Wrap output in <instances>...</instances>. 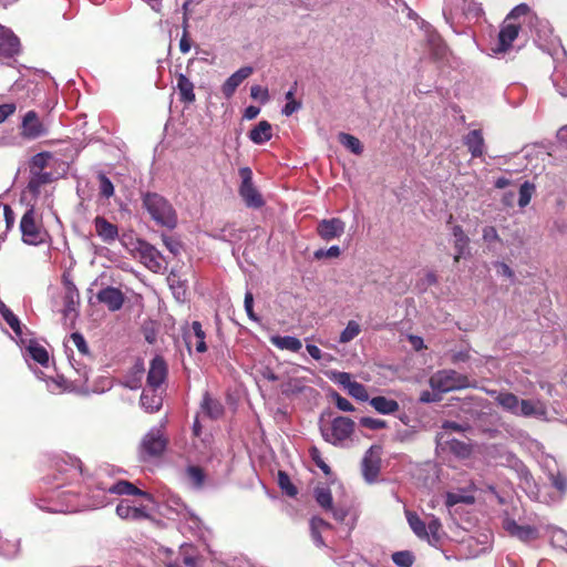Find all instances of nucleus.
I'll use <instances>...</instances> for the list:
<instances>
[{"label":"nucleus","mask_w":567,"mask_h":567,"mask_svg":"<svg viewBox=\"0 0 567 567\" xmlns=\"http://www.w3.org/2000/svg\"><path fill=\"white\" fill-rule=\"evenodd\" d=\"M183 27H184V34L179 41V50L182 51V53H188L190 50V41H189L188 34H187V27H188L187 17L184 18Z\"/></svg>","instance_id":"obj_59"},{"label":"nucleus","mask_w":567,"mask_h":567,"mask_svg":"<svg viewBox=\"0 0 567 567\" xmlns=\"http://www.w3.org/2000/svg\"><path fill=\"white\" fill-rule=\"evenodd\" d=\"M474 502V497L471 495H463L458 493H447L445 504L447 507H452L456 504H472Z\"/></svg>","instance_id":"obj_48"},{"label":"nucleus","mask_w":567,"mask_h":567,"mask_svg":"<svg viewBox=\"0 0 567 567\" xmlns=\"http://www.w3.org/2000/svg\"><path fill=\"white\" fill-rule=\"evenodd\" d=\"M2 317L6 320V322L10 326V328L16 332V334L21 336L22 330L18 317L10 309H6Z\"/></svg>","instance_id":"obj_52"},{"label":"nucleus","mask_w":567,"mask_h":567,"mask_svg":"<svg viewBox=\"0 0 567 567\" xmlns=\"http://www.w3.org/2000/svg\"><path fill=\"white\" fill-rule=\"evenodd\" d=\"M116 514L122 519L141 520L148 517L143 506H133L128 501H121L116 506Z\"/></svg>","instance_id":"obj_23"},{"label":"nucleus","mask_w":567,"mask_h":567,"mask_svg":"<svg viewBox=\"0 0 567 567\" xmlns=\"http://www.w3.org/2000/svg\"><path fill=\"white\" fill-rule=\"evenodd\" d=\"M339 142L348 148L350 152H352L355 155H361L363 152V145L360 142V140L351 134L348 133H340Z\"/></svg>","instance_id":"obj_36"},{"label":"nucleus","mask_w":567,"mask_h":567,"mask_svg":"<svg viewBox=\"0 0 567 567\" xmlns=\"http://www.w3.org/2000/svg\"><path fill=\"white\" fill-rule=\"evenodd\" d=\"M167 377V364L161 357H155L150 364L147 373V385L150 389L156 390L165 381Z\"/></svg>","instance_id":"obj_16"},{"label":"nucleus","mask_w":567,"mask_h":567,"mask_svg":"<svg viewBox=\"0 0 567 567\" xmlns=\"http://www.w3.org/2000/svg\"><path fill=\"white\" fill-rule=\"evenodd\" d=\"M164 246L174 255L177 256L181 252L182 245L181 243L169 236L163 235L162 237Z\"/></svg>","instance_id":"obj_56"},{"label":"nucleus","mask_w":567,"mask_h":567,"mask_svg":"<svg viewBox=\"0 0 567 567\" xmlns=\"http://www.w3.org/2000/svg\"><path fill=\"white\" fill-rule=\"evenodd\" d=\"M186 476L189 482V484L194 488H200L205 481V473L204 471L198 466H188L186 468Z\"/></svg>","instance_id":"obj_37"},{"label":"nucleus","mask_w":567,"mask_h":567,"mask_svg":"<svg viewBox=\"0 0 567 567\" xmlns=\"http://www.w3.org/2000/svg\"><path fill=\"white\" fill-rule=\"evenodd\" d=\"M241 178V185L239 187V194L248 207L259 208L264 205L261 194L252 184V172L249 167H243L239 169Z\"/></svg>","instance_id":"obj_8"},{"label":"nucleus","mask_w":567,"mask_h":567,"mask_svg":"<svg viewBox=\"0 0 567 567\" xmlns=\"http://www.w3.org/2000/svg\"><path fill=\"white\" fill-rule=\"evenodd\" d=\"M441 528V523L437 518L432 517L426 525V529L429 533V537L432 536L434 540L439 539V530Z\"/></svg>","instance_id":"obj_61"},{"label":"nucleus","mask_w":567,"mask_h":567,"mask_svg":"<svg viewBox=\"0 0 567 567\" xmlns=\"http://www.w3.org/2000/svg\"><path fill=\"white\" fill-rule=\"evenodd\" d=\"M96 299L110 311H117L123 307L125 296L118 288L105 287L96 293Z\"/></svg>","instance_id":"obj_13"},{"label":"nucleus","mask_w":567,"mask_h":567,"mask_svg":"<svg viewBox=\"0 0 567 567\" xmlns=\"http://www.w3.org/2000/svg\"><path fill=\"white\" fill-rule=\"evenodd\" d=\"M518 32L519 25L505 20L498 33V47L496 51H507L511 48L513 41L518 37Z\"/></svg>","instance_id":"obj_21"},{"label":"nucleus","mask_w":567,"mask_h":567,"mask_svg":"<svg viewBox=\"0 0 567 567\" xmlns=\"http://www.w3.org/2000/svg\"><path fill=\"white\" fill-rule=\"evenodd\" d=\"M316 501L324 509H332V495L329 488L318 487L315 492Z\"/></svg>","instance_id":"obj_43"},{"label":"nucleus","mask_w":567,"mask_h":567,"mask_svg":"<svg viewBox=\"0 0 567 567\" xmlns=\"http://www.w3.org/2000/svg\"><path fill=\"white\" fill-rule=\"evenodd\" d=\"M468 360H470V351L468 350L453 351L451 353V361L454 364H458L461 362H466Z\"/></svg>","instance_id":"obj_64"},{"label":"nucleus","mask_w":567,"mask_h":567,"mask_svg":"<svg viewBox=\"0 0 567 567\" xmlns=\"http://www.w3.org/2000/svg\"><path fill=\"white\" fill-rule=\"evenodd\" d=\"M517 416L522 417H535L538 420L547 419L546 404L538 399H522Z\"/></svg>","instance_id":"obj_14"},{"label":"nucleus","mask_w":567,"mask_h":567,"mask_svg":"<svg viewBox=\"0 0 567 567\" xmlns=\"http://www.w3.org/2000/svg\"><path fill=\"white\" fill-rule=\"evenodd\" d=\"M100 193L103 197L110 198L114 195L113 183L104 174L99 175Z\"/></svg>","instance_id":"obj_51"},{"label":"nucleus","mask_w":567,"mask_h":567,"mask_svg":"<svg viewBox=\"0 0 567 567\" xmlns=\"http://www.w3.org/2000/svg\"><path fill=\"white\" fill-rule=\"evenodd\" d=\"M103 491H107L112 494L117 495H138L143 496L147 501H153V497L150 493L144 492L136 486H134L132 483L127 481H118L117 483L111 485V486H102Z\"/></svg>","instance_id":"obj_22"},{"label":"nucleus","mask_w":567,"mask_h":567,"mask_svg":"<svg viewBox=\"0 0 567 567\" xmlns=\"http://www.w3.org/2000/svg\"><path fill=\"white\" fill-rule=\"evenodd\" d=\"M143 206L156 224L167 228H174L176 226V213L173 206L163 196L156 193H147L143 197Z\"/></svg>","instance_id":"obj_3"},{"label":"nucleus","mask_w":567,"mask_h":567,"mask_svg":"<svg viewBox=\"0 0 567 567\" xmlns=\"http://www.w3.org/2000/svg\"><path fill=\"white\" fill-rule=\"evenodd\" d=\"M305 389V384L302 380L298 378H290L282 384V393L285 394H295L300 393Z\"/></svg>","instance_id":"obj_45"},{"label":"nucleus","mask_w":567,"mask_h":567,"mask_svg":"<svg viewBox=\"0 0 567 567\" xmlns=\"http://www.w3.org/2000/svg\"><path fill=\"white\" fill-rule=\"evenodd\" d=\"M382 449L378 445H372L362 458V474L367 482L372 483L377 480L380 473Z\"/></svg>","instance_id":"obj_9"},{"label":"nucleus","mask_w":567,"mask_h":567,"mask_svg":"<svg viewBox=\"0 0 567 567\" xmlns=\"http://www.w3.org/2000/svg\"><path fill=\"white\" fill-rule=\"evenodd\" d=\"M437 440L440 444H444L449 450L461 458L468 457L471 454V446L462 441L455 439H445V433H437Z\"/></svg>","instance_id":"obj_25"},{"label":"nucleus","mask_w":567,"mask_h":567,"mask_svg":"<svg viewBox=\"0 0 567 567\" xmlns=\"http://www.w3.org/2000/svg\"><path fill=\"white\" fill-rule=\"evenodd\" d=\"M354 422L346 416L334 417L331 422H321L323 440L334 446L343 447L354 432Z\"/></svg>","instance_id":"obj_4"},{"label":"nucleus","mask_w":567,"mask_h":567,"mask_svg":"<svg viewBox=\"0 0 567 567\" xmlns=\"http://www.w3.org/2000/svg\"><path fill=\"white\" fill-rule=\"evenodd\" d=\"M270 342L281 350H289L291 352H298L302 348L301 341L292 336H272Z\"/></svg>","instance_id":"obj_31"},{"label":"nucleus","mask_w":567,"mask_h":567,"mask_svg":"<svg viewBox=\"0 0 567 567\" xmlns=\"http://www.w3.org/2000/svg\"><path fill=\"white\" fill-rule=\"evenodd\" d=\"M272 137V127L268 121H260L250 132L249 138L255 144H264Z\"/></svg>","instance_id":"obj_28"},{"label":"nucleus","mask_w":567,"mask_h":567,"mask_svg":"<svg viewBox=\"0 0 567 567\" xmlns=\"http://www.w3.org/2000/svg\"><path fill=\"white\" fill-rule=\"evenodd\" d=\"M369 403L377 412L381 414H393L400 408L395 400L381 395L372 398Z\"/></svg>","instance_id":"obj_30"},{"label":"nucleus","mask_w":567,"mask_h":567,"mask_svg":"<svg viewBox=\"0 0 567 567\" xmlns=\"http://www.w3.org/2000/svg\"><path fill=\"white\" fill-rule=\"evenodd\" d=\"M406 519L411 529L419 538L429 539L426 524L415 513L406 512Z\"/></svg>","instance_id":"obj_34"},{"label":"nucleus","mask_w":567,"mask_h":567,"mask_svg":"<svg viewBox=\"0 0 567 567\" xmlns=\"http://www.w3.org/2000/svg\"><path fill=\"white\" fill-rule=\"evenodd\" d=\"M482 237L489 248H492L495 243L502 241L496 228L493 226H485L482 230Z\"/></svg>","instance_id":"obj_49"},{"label":"nucleus","mask_w":567,"mask_h":567,"mask_svg":"<svg viewBox=\"0 0 567 567\" xmlns=\"http://www.w3.org/2000/svg\"><path fill=\"white\" fill-rule=\"evenodd\" d=\"M535 193V185L530 182H525L520 185L519 188V198L518 205L519 207H526L532 199L533 194Z\"/></svg>","instance_id":"obj_41"},{"label":"nucleus","mask_w":567,"mask_h":567,"mask_svg":"<svg viewBox=\"0 0 567 567\" xmlns=\"http://www.w3.org/2000/svg\"><path fill=\"white\" fill-rule=\"evenodd\" d=\"M176 87L178 90L181 102L189 104L195 101L196 96L194 93V84L185 74L179 73L177 75Z\"/></svg>","instance_id":"obj_27"},{"label":"nucleus","mask_w":567,"mask_h":567,"mask_svg":"<svg viewBox=\"0 0 567 567\" xmlns=\"http://www.w3.org/2000/svg\"><path fill=\"white\" fill-rule=\"evenodd\" d=\"M254 72L251 66H243L233 73L223 84L221 91L225 97L229 99L234 95L237 87Z\"/></svg>","instance_id":"obj_19"},{"label":"nucleus","mask_w":567,"mask_h":567,"mask_svg":"<svg viewBox=\"0 0 567 567\" xmlns=\"http://www.w3.org/2000/svg\"><path fill=\"white\" fill-rule=\"evenodd\" d=\"M465 427L456 422L446 421L442 425L440 433H445V439L449 437L450 432H463Z\"/></svg>","instance_id":"obj_60"},{"label":"nucleus","mask_w":567,"mask_h":567,"mask_svg":"<svg viewBox=\"0 0 567 567\" xmlns=\"http://www.w3.org/2000/svg\"><path fill=\"white\" fill-rule=\"evenodd\" d=\"M504 529L513 537L527 543L538 538L537 528L529 525H519L514 519L506 518L503 523Z\"/></svg>","instance_id":"obj_15"},{"label":"nucleus","mask_w":567,"mask_h":567,"mask_svg":"<svg viewBox=\"0 0 567 567\" xmlns=\"http://www.w3.org/2000/svg\"><path fill=\"white\" fill-rule=\"evenodd\" d=\"M47 133V128L34 111H29L22 121V134L28 138H37Z\"/></svg>","instance_id":"obj_18"},{"label":"nucleus","mask_w":567,"mask_h":567,"mask_svg":"<svg viewBox=\"0 0 567 567\" xmlns=\"http://www.w3.org/2000/svg\"><path fill=\"white\" fill-rule=\"evenodd\" d=\"M19 39L11 30L0 25V62H4L19 53Z\"/></svg>","instance_id":"obj_10"},{"label":"nucleus","mask_w":567,"mask_h":567,"mask_svg":"<svg viewBox=\"0 0 567 567\" xmlns=\"http://www.w3.org/2000/svg\"><path fill=\"white\" fill-rule=\"evenodd\" d=\"M548 478L551 485L560 493H565L567 491V477L563 475L559 471H557L556 473L549 472Z\"/></svg>","instance_id":"obj_47"},{"label":"nucleus","mask_w":567,"mask_h":567,"mask_svg":"<svg viewBox=\"0 0 567 567\" xmlns=\"http://www.w3.org/2000/svg\"><path fill=\"white\" fill-rule=\"evenodd\" d=\"M347 390H348V393L357 400H360V401L369 400L367 389L364 388V385H362L359 382L354 381L353 383L349 384V388Z\"/></svg>","instance_id":"obj_50"},{"label":"nucleus","mask_w":567,"mask_h":567,"mask_svg":"<svg viewBox=\"0 0 567 567\" xmlns=\"http://www.w3.org/2000/svg\"><path fill=\"white\" fill-rule=\"evenodd\" d=\"M392 560L396 566L411 567L414 563V556L409 550H401L392 554Z\"/></svg>","instance_id":"obj_42"},{"label":"nucleus","mask_w":567,"mask_h":567,"mask_svg":"<svg viewBox=\"0 0 567 567\" xmlns=\"http://www.w3.org/2000/svg\"><path fill=\"white\" fill-rule=\"evenodd\" d=\"M22 240L27 245L38 246L44 244L48 231L42 225L41 216L37 215L34 205H31L20 220Z\"/></svg>","instance_id":"obj_5"},{"label":"nucleus","mask_w":567,"mask_h":567,"mask_svg":"<svg viewBox=\"0 0 567 567\" xmlns=\"http://www.w3.org/2000/svg\"><path fill=\"white\" fill-rule=\"evenodd\" d=\"M156 390H144L141 395V404L147 412L158 411L162 406V396L155 393Z\"/></svg>","instance_id":"obj_33"},{"label":"nucleus","mask_w":567,"mask_h":567,"mask_svg":"<svg viewBox=\"0 0 567 567\" xmlns=\"http://www.w3.org/2000/svg\"><path fill=\"white\" fill-rule=\"evenodd\" d=\"M452 234L454 237L455 251H458V254H466L468 249L470 239L464 233L463 228L460 225H455L452 228Z\"/></svg>","instance_id":"obj_35"},{"label":"nucleus","mask_w":567,"mask_h":567,"mask_svg":"<svg viewBox=\"0 0 567 567\" xmlns=\"http://www.w3.org/2000/svg\"><path fill=\"white\" fill-rule=\"evenodd\" d=\"M93 224L96 235L103 243L111 245L118 238L117 226L110 223L106 218L97 216L94 218Z\"/></svg>","instance_id":"obj_17"},{"label":"nucleus","mask_w":567,"mask_h":567,"mask_svg":"<svg viewBox=\"0 0 567 567\" xmlns=\"http://www.w3.org/2000/svg\"><path fill=\"white\" fill-rule=\"evenodd\" d=\"M550 544L567 551V532L558 527L549 529Z\"/></svg>","instance_id":"obj_38"},{"label":"nucleus","mask_w":567,"mask_h":567,"mask_svg":"<svg viewBox=\"0 0 567 567\" xmlns=\"http://www.w3.org/2000/svg\"><path fill=\"white\" fill-rule=\"evenodd\" d=\"M495 402L506 412L517 416L520 400L517 395L507 391H489Z\"/></svg>","instance_id":"obj_20"},{"label":"nucleus","mask_w":567,"mask_h":567,"mask_svg":"<svg viewBox=\"0 0 567 567\" xmlns=\"http://www.w3.org/2000/svg\"><path fill=\"white\" fill-rule=\"evenodd\" d=\"M360 424L370 430H380V429L385 427V425H386L385 421H383L381 419H373V417H368V416L361 417Z\"/></svg>","instance_id":"obj_55"},{"label":"nucleus","mask_w":567,"mask_h":567,"mask_svg":"<svg viewBox=\"0 0 567 567\" xmlns=\"http://www.w3.org/2000/svg\"><path fill=\"white\" fill-rule=\"evenodd\" d=\"M167 439L159 427L151 429L140 445L142 458L159 456L166 449Z\"/></svg>","instance_id":"obj_7"},{"label":"nucleus","mask_w":567,"mask_h":567,"mask_svg":"<svg viewBox=\"0 0 567 567\" xmlns=\"http://www.w3.org/2000/svg\"><path fill=\"white\" fill-rule=\"evenodd\" d=\"M430 385L433 391L445 393L470 386V380L455 370H440L430 378Z\"/></svg>","instance_id":"obj_6"},{"label":"nucleus","mask_w":567,"mask_h":567,"mask_svg":"<svg viewBox=\"0 0 567 567\" xmlns=\"http://www.w3.org/2000/svg\"><path fill=\"white\" fill-rule=\"evenodd\" d=\"M468 151L473 157H480L484 153V138L481 131L473 130L466 136L464 141Z\"/></svg>","instance_id":"obj_29"},{"label":"nucleus","mask_w":567,"mask_h":567,"mask_svg":"<svg viewBox=\"0 0 567 567\" xmlns=\"http://www.w3.org/2000/svg\"><path fill=\"white\" fill-rule=\"evenodd\" d=\"M310 455H311V458L313 460V462L316 463V465L324 473V474H329L330 473V467L328 466V464L322 460L321 455H320V452L317 447H311L310 450Z\"/></svg>","instance_id":"obj_57"},{"label":"nucleus","mask_w":567,"mask_h":567,"mask_svg":"<svg viewBox=\"0 0 567 567\" xmlns=\"http://www.w3.org/2000/svg\"><path fill=\"white\" fill-rule=\"evenodd\" d=\"M529 11V8L527 4L525 3H520L518 6H516L509 13L508 16L506 17V21H511L513 19H517L518 17L520 16H525L527 14V12Z\"/></svg>","instance_id":"obj_62"},{"label":"nucleus","mask_w":567,"mask_h":567,"mask_svg":"<svg viewBox=\"0 0 567 567\" xmlns=\"http://www.w3.org/2000/svg\"><path fill=\"white\" fill-rule=\"evenodd\" d=\"M121 241L148 270L157 274L166 269L164 256L150 243L143 239H134L133 237H130L127 240L125 236Z\"/></svg>","instance_id":"obj_2"},{"label":"nucleus","mask_w":567,"mask_h":567,"mask_svg":"<svg viewBox=\"0 0 567 567\" xmlns=\"http://www.w3.org/2000/svg\"><path fill=\"white\" fill-rule=\"evenodd\" d=\"M346 224L340 218L322 219L317 225L318 235L326 241L341 237Z\"/></svg>","instance_id":"obj_12"},{"label":"nucleus","mask_w":567,"mask_h":567,"mask_svg":"<svg viewBox=\"0 0 567 567\" xmlns=\"http://www.w3.org/2000/svg\"><path fill=\"white\" fill-rule=\"evenodd\" d=\"M360 332V324L354 320H350L344 330L341 332L339 341L341 343H348L352 341L354 338H357Z\"/></svg>","instance_id":"obj_40"},{"label":"nucleus","mask_w":567,"mask_h":567,"mask_svg":"<svg viewBox=\"0 0 567 567\" xmlns=\"http://www.w3.org/2000/svg\"><path fill=\"white\" fill-rule=\"evenodd\" d=\"M200 409L203 414L213 420L220 417L224 412L223 404L219 401L213 399L208 392H205L203 395Z\"/></svg>","instance_id":"obj_26"},{"label":"nucleus","mask_w":567,"mask_h":567,"mask_svg":"<svg viewBox=\"0 0 567 567\" xmlns=\"http://www.w3.org/2000/svg\"><path fill=\"white\" fill-rule=\"evenodd\" d=\"M70 340L76 347V349L79 350L80 353H82V354L89 353V347L86 344L84 337L81 333H79V332L72 333L70 337Z\"/></svg>","instance_id":"obj_54"},{"label":"nucleus","mask_w":567,"mask_h":567,"mask_svg":"<svg viewBox=\"0 0 567 567\" xmlns=\"http://www.w3.org/2000/svg\"><path fill=\"white\" fill-rule=\"evenodd\" d=\"M250 96L255 100H259L261 103H267L269 101L268 90L260 85H252L250 87Z\"/></svg>","instance_id":"obj_53"},{"label":"nucleus","mask_w":567,"mask_h":567,"mask_svg":"<svg viewBox=\"0 0 567 567\" xmlns=\"http://www.w3.org/2000/svg\"><path fill=\"white\" fill-rule=\"evenodd\" d=\"M28 352L30 357L41 365L48 364L49 354L48 351L42 346L32 342L28 347Z\"/></svg>","instance_id":"obj_39"},{"label":"nucleus","mask_w":567,"mask_h":567,"mask_svg":"<svg viewBox=\"0 0 567 567\" xmlns=\"http://www.w3.org/2000/svg\"><path fill=\"white\" fill-rule=\"evenodd\" d=\"M64 284V308L63 316L65 319L74 320L78 311L76 307L79 305L80 295L75 287V285L68 278L63 279Z\"/></svg>","instance_id":"obj_11"},{"label":"nucleus","mask_w":567,"mask_h":567,"mask_svg":"<svg viewBox=\"0 0 567 567\" xmlns=\"http://www.w3.org/2000/svg\"><path fill=\"white\" fill-rule=\"evenodd\" d=\"M205 337L206 334L200 322L194 321L192 323V332L185 336L186 344L188 348L195 347L197 352L204 353L207 350Z\"/></svg>","instance_id":"obj_24"},{"label":"nucleus","mask_w":567,"mask_h":567,"mask_svg":"<svg viewBox=\"0 0 567 567\" xmlns=\"http://www.w3.org/2000/svg\"><path fill=\"white\" fill-rule=\"evenodd\" d=\"M50 158L51 155L49 153L35 154L30 162V177H34L37 175H52L51 172H44Z\"/></svg>","instance_id":"obj_32"},{"label":"nucleus","mask_w":567,"mask_h":567,"mask_svg":"<svg viewBox=\"0 0 567 567\" xmlns=\"http://www.w3.org/2000/svg\"><path fill=\"white\" fill-rule=\"evenodd\" d=\"M278 484L280 486V488L288 495V496H296L298 491L296 488V486L292 484V482L290 481V477L287 473L280 471L278 473Z\"/></svg>","instance_id":"obj_44"},{"label":"nucleus","mask_w":567,"mask_h":567,"mask_svg":"<svg viewBox=\"0 0 567 567\" xmlns=\"http://www.w3.org/2000/svg\"><path fill=\"white\" fill-rule=\"evenodd\" d=\"M53 182V175H37L30 177L25 190L23 193L24 198H28L29 207L34 205V209L48 208L52 209L54 204V187L51 186Z\"/></svg>","instance_id":"obj_1"},{"label":"nucleus","mask_w":567,"mask_h":567,"mask_svg":"<svg viewBox=\"0 0 567 567\" xmlns=\"http://www.w3.org/2000/svg\"><path fill=\"white\" fill-rule=\"evenodd\" d=\"M245 310L247 312V316L249 319L254 321H258L257 316L254 312L252 306H254V296L250 291H247L245 293V300H244Z\"/></svg>","instance_id":"obj_58"},{"label":"nucleus","mask_w":567,"mask_h":567,"mask_svg":"<svg viewBox=\"0 0 567 567\" xmlns=\"http://www.w3.org/2000/svg\"><path fill=\"white\" fill-rule=\"evenodd\" d=\"M144 377V365L143 363L138 362L133 368V378L132 380L126 381V386L130 389H138L142 383V379Z\"/></svg>","instance_id":"obj_46"},{"label":"nucleus","mask_w":567,"mask_h":567,"mask_svg":"<svg viewBox=\"0 0 567 567\" xmlns=\"http://www.w3.org/2000/svg\"><path fill=\"white\" fill-rule=\"evenodd\" d=\"M334 399H336V405L339 410L344 411V412H352L354 410V406L352 405V403L349 400H347L346 398H343L339 394H336Z\"/></svg>","instance_id":"obj_63"}]
</instances>
